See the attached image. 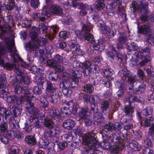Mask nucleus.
Masks as SVG:
<instances>
[{
	"mask_svg": "<svg viewBox=\"0 0 154 154\" xmlns=\"http://www.w3.org/2000/svg\"><path fill=\"white\" fill-rule=\"evenodd\" d=\"M82 137L83 144L87 146V147H83L84 151L89 154L91 152L98 151L99 146L96 140V134L94 132H90Z\"/></svg>",
	"mask_w": 154,
	"mask_h": 154,
	"instance_id": "f257e3e1",
	"label": "nucleus"
},
{
	"mask_svg": "<svg viewBox=\"0 0 154 154\" xmlns=\"http://www.w3.org/2000/svg\"><path fill=\"white\" fill-rule=\"evenodd\" d=\"M5 48L6 46L0 42V65L9 70L12 69L14 67V72L16 74L22 77L23 75V70L20 68V66H18L14 63L11 64L9 63H5L4 60L1 58V57L4 55L5 52Z\"/></svg>",
	"mask_w": 154,
	"mask_h": 154,
	"instance_id": "f03ea898",
	"label": "nucleus"
},
{
	"mask_svg": "<svg viewBox=\"0 0 154 154\" xmlns=\"http://www.w3.org/2000/svg\"><path fill=\"white\" fill-rule=\"evenodd\" d=\"M46 40L45 38H43L41 39L38 40L34 43H26L25 44L24 47L27 51L32 50L37 51L38 49L39 45H44L46 42Z\"/></svg>",
	"mask_w": 154,
	"mask_h": 154,
	"instance_id": "7ed1b4c3",
	"label": "nucleus"
},
{
	"mask_svg": "<svg viewBox=\"0 0 154 154\" xmlns=\"http://www.w3.org/2000/svg\"><path fill=\"white\" fill-rule=\"evenodd\" d=\"M91 62L89 61H85L77 66H80L82 69L83 73L85 76H89L91 73L94 72L93 66L91 67Z\"/></svg>",
	"mask_w": 154,
	"mask_h": 154,
	"instance_id": "20e7f679",
	"label": "nucleus"
},
{
	"mask_svg": "<svg viewBox=\"0 0 154 154\" xmlns=\"http://www.w3.org/2000/svg\"><path fill=\"white\" fill-rule=\"evenodd\" d=\"M25 108L27 111L31 114H38L39 110L34 106V104L30 100L26 101L25 104Z\"/></svg>",
	"mask_w": 154,
	"mask_h": 154,
	"instance_id": "39448f33",
	"label": "nucleus"
},
{
	"mask_svg": "<svg viewBox=\"0 0 154 154\" xmlns=\"http://www.w3.org/2000/svg\"><path fill=\"white\" fill-rule=\"evenodd\" d=\"M77 83V82L76 81V82H74L71 80V79L64 80L60 82L59 86L60 88H61L62 89L72 87H76V86L78 85Z\"/></svg>",
	"mask_w": 154,
	"mask_h": 154,
	"instance_id": "423d86ee",
	"label": "nucleus"
},
{
	"mask_svg": "<svg viewBox=\"0 0 154 154\" xmlns=\"http://www.w3.org/2000/svg\"><path fill=\"white\" fill-rule=\"evenodd\" d=\"M63 57L58 54L55 55L53 59L48 60V63L50 65V66L56 67L58 63H62L63 62Z\"/></svg>",
	"mask_w": 154,
	"mask_h": 154,
	"instance_id": "0eeeda50",
	"label": "nucleus"
},
{
	"mask_svg": "<svg viewBox=\"0 0 154 154\" xmlns=\"http://www.w3.org/2000/svg\"><path fill=\"white\" fill-rule=\"evenodd\" d=\"M89 109L87 106L80 108L78 114L79 120H83L88 117L89 116L88 114L89 113Z\"/></svg>",
	"mask_w": 154,
	"mask_h": 154,
	"instance_id": "6e6552de",
	"label": "nucleus"
},
{
	"mask_svg": "<svg viewBox=\"0 0 154 154\" xmlns=\"http://www.w3.org/2000/svg\"><path fill=\"white\" fill-rule=\"evenodd\" d=\"M72 7L75 9L76 7L77 8H80L82 9H86L87 10H93V8L91 5L88 6L85 3L80 2L78 3L77 1H73L72 2Z\"/></svg>",
	"mask_w": 154,
	"mask_h": 154,
	"instance_id": "1a4fd4ad",
	"label": "nucleus"
},
{
	"mask_svg": "<svg viewBox=\"0 0 154 154\" xmlns=\"http://www.w3.org/2000/svg\"><path fill=\"white\" fill-rule=\"evenodd\" d=\"M137 29L139 33L146 34L150 31V25L149 23H146L142 26H138Z\"/></svg>",
	"mask_w": 154,
	"mask_h": 154,
	"instance_id": "9d476101",
	"label": "nucleus"
},
{
	"mask_svg": "<svg viewBox=\"0 0 154 154\" xmlns=\"http://www.w3.org/2000/svg\"><path fill=\"white\" fill-rule=\"evenodd\" d=\"M123 69L119 71V74H120L121 78H122L123 80H126L128 77L131 75L130 72L128 70L125 66L122 67Z\"/></svg>",
	"mask_w": 154,
	"mask_h": 154,
	"instance_id": "9b49d317",
	"label": "nucleus"
},
{
	"mask_svg": "<svg viewBox=\"0 0 154 154\" xmlns=\"http://www.w3.org/2000/svg\"><path fill=\"white\" fill-rule=\"evenodd\" d=\"M59 114V110L56 109L50 110L49 112L50 117L57 122H59L60 120V117Z\"/></svg>",
	"mask_w": 154,
	"mask_h": 154,
	"instance_id": "f8f14e48",
	"label": "nucleus"
},
{
	"mask_svg": "<svg viewBox=\"0 0 154 154\" xmlns=\"http://www.w3.org/2000/svg\"><path fill=\"white\" fill-rule=\"evenodd\" d=\"M75 125V121L72 119L65 120L63 122V127L68 130L72 129L74 127Z\"/></svg>",
	"mask_w": 154,
	"mask_h": 154,
	"instance_id": "ddd939ff",
	"label": "nucleus"
},
{
	"mask_svg": "<svg viewBox=\"0 0 154 154\" xmlns=\"http://www.w3.org/2000/svg\"><path fill=\"white\" fill-rule=\"evenodd\" d=\"M36 81L37 84L43 87L47 82L44 77V74L41 73L38 74L35 77Z\"/></svg>",
	"mask_w": 154,
	"mask_h": 154,
	"instance_id": "4468645a",
	"label": "nucleus"
},
{
	"mask_svg": "<svg viewBox=\"0 0 154 154\" xmlns=\"http://www.w3.org/2000/svg\"><path fill=\"white\" fill-rule=\"evenodd\" d=\"M45 85H46V90L48 92L54 93L56 92L55 85L54 84H52L49 81H47Z\"/></svg>",
	"mask_w": 154,
	"mask_h": 154,
	"instance_id": "2eb2a0df",
	"label": "nucleus"
},
{
	"mask_svg": "<svg viewBox=\"0 0 154 154\" xmlns=\"http://www.w3.org/2000/svg\"><path fill=\"white\" fill-rule=\"evenodd\" d=\"M72 78L71 80L74 82H75L76 81L77 82V83L78 85L79 84L78 79L81 76V72L78 70H72Z\"/></svg>",
	"mask_w": 154,
	"mask_h": 154,
	"instance_id": "dca6fc26",
	"label": "nucleus"
},
{
	"mask_svg": "<svg viewBox=\"0 0 154 154\" xmlns=\"http://www.w3.org/2000/svg\"><path fill=\"white\" fill-rule=\"evenodd\" d=\"M52 0H45L46 3L44 6L46 9L49 10H60V7L57 5H51Z\"/></svg>",
	"mask_w": 154,
	"mask_h": 154,
	"instance_id": "f3484780",
	"label": "nucleus"
},
{
	"mask_svg": "<svg viewBox=\"0 0 154 154\" xmlns=\"http://www.w3.org/2000/svg\"><path fill=\"white\" fill-rule=\"evenodd\" d=\"M150 49L147 47L142 49L140 52H139L138 54V57L142 58L143 56H144L145 57L149 58L150 57Z\"/></svg>",
	"mask_w": 154,
	"mask_h": 154,
	"instance_id": "a211bd4d",
	"label": "nucleus"
},
{
	"mask_svg": "<svg viewBox=\"0 0 154 154\" xmlns=\"http://www.w3.org/2000/svg\"><path fill=\"white\" fill-rule=\"evenodd\" d=\"M26 142L30 146L35 145L36 143V138L32 135H27L25 138Z\"/></svg>",
	"mask_w": 154,
	"mask_h": 154,
	"instance_id": "6ab92c4d",
	"label": "nucleus"
},
{
	"mask_svg": "<svg viewBox=\"0 0 154 154\" xmlns=\"http://www.w3.org/2000/svg\"><path fill=\"white\" fill-rule=\"evenodd\" d=\"M154 118L152 116L146 118L145 119L141 121L140 122V125L146 127H148L150 126L151 122L153 121Z\"/></svg>",
	"mask_w": 154,
	"mask_h": 154,
	"instance_id": "aec40b11",
	"label": "nucleus"
},
{
	"mask_svg": "<svg viewBox=\"0 0 154 154\" xmlns=\"http://www.w3.org/2000/svg\"><path fill=\"white\" fill-rule=\"evenodd\" d=\"M104 41L102 39H100L98 40V43H96L95 41H93L90 45V46L93 48L95 50H98L101 45L102 46L104 43Z\"/></svg>",
	"mask_w": 154,
	"mask_h": 154,
	"instance_id": "412c9836",
	"label": "nucleus"
},
{
	"mask_svg": "<svg viewBox=\"0 0 154 154\" xmlns=\"http://www.w3.org/2000/svg\"><path fill=\"white\" fill-rule=\"evenodd\" d=\"M134 101L140 102L141 100L136 96H130L126 98V100L125 102V104L128 103L129 105H131L134 103Z\"/></svg>",
	"mask_w": 154,
	"mask_h": 154,
	"instance_id": "4be33fe9",
	"label": "nucleus"
},
{
	"mask_svg": "<svg viewBox=\"0 0 154 154\" xmlns=\"http://www.w3.org/2000/svg\"><path fill=\"white\" fill-rule=\"evenodd\" d=\"M45 12L44 15L48 17H50L51 14L56 15H61L63 14L62 10H46Z\"/></svg>",
	"mask_w": 154,
	"mask_h": 154,
	"instance_id": "5701e85b",
	"label": "nucleus"
},
{
	"mask_svg": "<svg viewBox=\"0 0 154 154\" xmlns=\"http://www.w3.org/2000/svg\"><path fill=\"white\" fill-rule=\"evenodd\" d=\"M10 111L11 113L15 117L21 114L20 111L19 109L12 105L10 106Z\"/></svg>",
	"mask_w": 154,
	"mask_h": 154,
	"instance_id": "b1692460",
	"label": "nucleus"
},
{
	"mask_svg": "<svg viewBox=\"0 0 154 154\" xmlns=\"http://www.w3.org/2000/svg\"><path fill=\"white\" fill-rule=\"evenodd\" d=\"M103 127L104 129L110 131H115L117 128L116 124L111 122H109L105 124L104 125Z\"/></svg>",
	"mask_w": 154,
	"mask_h": 154,
	"instance_id": "393cba45",
	"label": "nucleus"
},
{
	"mask_svg": "<svg viewBox=\"0 0 154 154\" xmlns=\"http://www.w3.org/2000/svg\"><path fill=\"white\" fill-rule=\"evenodd\" d=\"M109 137V140H110L111 142L114 143H122V141L123 140V139H122L121 137L120 136L118 137L115 134H110Z\"/></svg>",
	"mask_w": 154,
	"mask_h": 154,
	"instance_id": "a878e982",
	"label": "nucleus"
},
{
	"mask_svg": "<svg viewBox=\"0 0 154 154\" xmlns=\"http://www.w3.org/2000/svg\"><path fill=\"white\" fill-rule=\"evenodd\" d=\"M24 89V92L23 93L24 94L23 97L25 98V100H26V101L28 100L31 101L34 97L32 94L29 91L27 88H25V89Z\"/></svg>",
	"mask_w": 154,
	"mask_h": 154,
	"instance_id": "bb28decb",
	"label": "nucleus"
},
{
	"mask_svg": "<svg viewBox=\"0 0 154 154\" xmlns=\"http://www.w3.org/2000/svg\"><path fill=\"white\" fill-rule=\"evenodd\" d=\"M146 88L145 84L143 82L137 88L133 91V92L136 94H140L144 92Z\"/></svg>",
	"mask_w": 154,
	"mask_h": 154,
	"instance_id": "cd10ccee",
	"label": "nucleus"
},
{
	"mask_svg": "<svg viewBox=\"0 0 154 154\" xmlns=\"http://www.w3.org/2000/svg\"><path fill=\"white\" fill-rule=\"evenodd\" d=\"M43 124L46 128L49 129L54 125V122L50 119L47 118L44 119Z\"/></svg>",
	"mask_w": 154,
	"mask_h": 154,
	"instance_id": "c85d7f7f",
	"label": "nucleus"
},
{
	"mask_svg": "<svg viewBox=\"0 0 154 154\" xmlns=\"http://www.w3.org/2000/svg\"><path fill=\"white\" fill-rule=\"evenodd\" d=\"M125 86L124 84L121 83V85H120V86L121 89L117 91L115 94L116 98H119L123 95L125 89Z\"/></svg>",
	"mask_w": 154,
	"mask_h": 154,
	"instance_id": "c756f323",
	"label": "nucleus"
},
{
	"mask_svg": "<svg viewBox=\"0 0 154 154\" xmlns=\"http://www.w3.org/2000/svg\"><path fill=\"white\" fill-rule=\"evenodd\" d=\"M133 105L131 104L125 106L124 109V111L127 115H131L133 112L134 109L133 107Z\"/></svg>",
	"mask_w": 154,
	"mask_h": 154,
	"instance_id": "7c9ffc66",
	"label": "nucleus"
},
{
	"mask_svg": "<svg viewBox=\"0 0 154 154\" xmlns=\"http://www.w3.org/2000/svg\"><path fill=\"white\" fill-rule=\"evenodd\" d=\"M126 47L127 49L129 51H138V47L134 42L131 43L130 45H128V43H127Z\"/></svg>",
	"mask_w": 154,
	"mask_h": 154,
	"instance_id": "2f4dec72",
	"label": "nucleus"
},
{
	"mask_svg": "<svg viewBox=\"0 0 154 154\" xmlns=\"http://www.w3.org/2000/svg\"><path fill=\"white\" fill-rule=\"evenodd\" d=\"M127 37L125 33L123 32L120 33L118 39L119 42L125 43L126 44L127 42Z\"/></svg>",
	"mask_w": 154,
	"mask_h": 154,
	"instance_id": "473e14b6",
	"label": "nucleus"
},
{
	"mask_svg": "<svg viewBox=\"0 0 154 154\" xmlns=\"http://www.w3.org/2000/svg\"><path fill=\"white\" fill-rule=\"evenodd\" d=\"M110 105L109 102V101L104 100L102 102L101 108L102 112H103L107 110L109 107Z\"/></svg>",
	"mask_w": 154,
	"mask_h": 154,
	"instance_id": "72a5a7b5",
	"label": "nucleus"
},
{
	"mask_svg": "<svg viewBox=\"0 0 154 154\" xmlns=\"http://www.w3.org/2000/svg\"><path fill=\"white\" fill-rule=\"evenodd\" d=\"M25 88H27L25 86L21 87L20 85H17L15 87L14 91L15 94H19L21 93H23L24 92Z\"/></svg>",
	"mask_w": 154,
	"mask_h": 154,
	"instance_id": "f704fd0d",
	"label": "nucleus"
},
{
	"mask_svg": "<svg viewBox=\"0 0 154 154\" xmlns=\"http://www.w3.org/2000/svg\"><path fill=\"white\" fill-rule=\"evenodd\" d=\"M8 137L7 135L5 136L4 135L2 134L0 136V140L4 144H7L9 142V139L11 137V134H8Z\"/></svg>",
	"mask_w": 154,
	"mask_h": 154,
	"instance_id": "c9c22d12",
	"label": "nucleus"
},
{
	"mask_svg": "<svg viewBox=\"0 0 154 154\" xmlns=\"http://www.w3.org/2000/svg\"><path fill=\"white\" fill-rule=\"evenodd\" d=\"M30 37L32 41V43L30 42L31 44H32V42L34 43V42L38 40V33L35 31H33L30 33Z\"/></svg>",
	"mask_w": 154,
	"mask_h": 154,
	"instance_id": "e433bc0d",
	"label": "nucleus"
},
{
	"mask_svg": "<svg viewBox=\"0 0 154 154\" xmlns=\"http://www.w3.org/2000/svg\"><path fill=\"white\" fill-rule=\"evenodd\" d=\"M62 138L65 142H69L72 140V137L71 133H67L63 134Z\"/></svg>",
	"mask_w": 154,
	"mask_h": 154,
	"instance_id": "4c0bfd02",
	"label": "nucleus"
},
{
	"mask_svg": "<svg viewBox=\"0 0 154 154\" xmlns=\"http://www.w3.org/2000/svg\"><path fill=\"white\" fill-rule=\"evenodd\" d=\"M41 87L42 86L39 85L38 84H37V85L33 88V93L36 95H41L42 93V89Z\"/></svg>",
	"mask_w": 154,
	"mask_h": 154,
	"instance_id": "58836bf2",
	"label": "nucleus"
},
{
	"mask_svg": "<svg viewBox=\"0 0 154 154\" xmlns=\"http://www.w3.org/2000/svg\"><path fill=\"white\" fill-rule=\"evenodd\" d=\"M75 88L72 87L62 89V92L65 95L68 97H70L72 94L73 89Z\"/></svg>",
	"mask_w": 154,
	"mask_h": 154,
	"instance_id": "ea45409f",
	"label": "nucleus"
},
{
	"mask_svg": "<svg viewBox=\"0 0 154 154\" xmlns=\"http://www.w3.org/2000/svg\"><path fill=\"white\" fill-rule=\"evenodd\" d=\"M90 111V112L92 113L93 114L99 111L98 107L97 104L94 103H91Z\"/></svg>",
	"mask_w": 154,
	"mask_h": 154,
	"instance_id": "a19ab883",
	"label": "nucleus"
},
{
	"mask_svg": "<svg viewBox=\"0 0 154 154\" xmlns=\"http://www.w3.org/2000/svg\"><path fill=\"white\" fill-rule=\"evenodd\" d=\"M17 96L16 95H10L6 97V100L9 103H14L16 102Z\"/></svg>",
	"mask_w": 154,
	"mask_h": 154,
	"instance_id": "79ce46f5",
	"label": "nucleus"
},
{
	"mask_svg": "<svg viewBox=\"0 0 154 154\" xmlns=\"http://www.w3.org/2000/svg\"><path fill=\"white\" fill-rule=\"evenodd\" d=\"M114 73V72L113 71H111L110 70L108 69H103L102 72L103 75L106 77L112 76Z\"/></svg>",
	"mask_w": 154,
	"mask_h": 154,
	"instance_id": "37998d69",
	"label": "nucleus"
},
{
	"mask_svg": "<svg viewBox=\"0 0 154 154\" xmlns=\"http://www.w3.org/2000/svg\"><path fill=\"white\" fill-rule=\"evenodd\" d=\"M46 96L49 97V101L51 103L55 104L58 101V98L57 95L54 94L50 96H48V95Z\"/></svg>",
	"mask_w": 154,
	"mask_h": 154,
	"instance_id": "c03bdc74",
	"label": "nucleus"
},
{
	"mask_svg": "<svg viewBox=\"0 0 154 154\" xmlns=\"http://www.w3.org/2000/svg\"><path fill=\"white\" fill-rule=\"evenodd\" d=\"M58 78V74L56 72H49V78L50 80L56 81Z\"/></svg>",
	"mask_w": 154,
	"mask_h": 154,
	"instance_id": "a18cd8bd",
	"label": "nucleus"
},
{
	"mask_svg": "<svg viewBox=\"0 0 154 154\" xmlns=\"http://www.w3.org/2000/svg\"><path fill=\"white\" fill-rule=\"evenodd\" d=\"M130 146H132L134 147V149L136 151H139L141 148V146L136 141L133 140L132 143H130Z\"/></svg>",
	"mask_w": 154,
	"mask_h": 154,
	"instance_id": "49530a36",
	"label": "nucleus"
},
{
	"mask_svg": "<svg viewBox=\"0 0 154 154\" xmlns=\"http://www.w3.org/2000/svg\"><path fill=\"white\" fill-rule=\"evenodd\" d=\"M152 112V108L150 106L147 107L142 111L143 114L145 116L151 115Z\"/></svg>",
	"mask_w": 154,
	"mask_h": 154,
	"instance_id": "de8ad7c7",
	"label": "nucleus"
},
{
	"mask_svg": "<svg viewBox=\"0 0 154 154\" xmlns=\"http://www.w3.org/2000/svg\"><path fill=\"white\" fill-rule=\"evenodd\" d=\"M94 120L95 121H99V120L102 118H104L102 113L98 111L96 113L93 114Z\"/></svg>",
	"mask_w": 154,
	"mask_h": 154,
	"instance_id": "09e8293b",
	"label": "nucleus"
},
{
	"mask_svg": "<svg viewBox=\"0 0 154 154\" xmlns=\"http://www.w3.org/2000/svg\"><path fill=\"white\" fill-rule=\"evenodd\" d=\"M83 90L85 92L91 93L94 90V87L90 85H85L83 87Z\"/></svg>",
	"mask_w": 154,
	"mask_h": 154,
	"instance_id": "8fccbe9b",
	"label": "nucleus"
},
{
	"mask_svg": "<svg viewBox=\"0 0 154 154\" xmlns=\"http://www.w3.org/2000/svg\"><path fill=\"white\" fill-rule=\"evenodd\" d=\"M112 3L109 5L107 8L109 6V9H115V8L116 4H120L121 3V0H112Z\"/></svg>",
	"mask_w": 154,
	"mask_h": 154,
	"instance_id": "3c124183",
	"label": "nucleus"
},
{
	"mask_svg": "<svg viewBox=\"0 0 154 154\" xmlns=\"http://www.w3.org/2000/svg\"><path fill=\"white\" fill-rule=\"evenodd\" d=\"M140 12L141 13L143 12L144 13V14H145V15H142L140 17L141 20L144 22H146L148 21V17L146 15H147L148 14L149 11H148V10H140Z\"/></svg>",
	"mask_w": 154,
	"mask_h": 154,
	"instance_id": "603ef678",
	"label": "nucleus"
},
{
	"mask_svg": "<svg viewBox=\"0 0 154 154\" xmlns=\"http://www.w3.org/2000/svg\"><path fill=\"white\" fill-rule=\"evenodd\" d=\"M70 36V33L65 31L61 32L59 34V36L61 39H66L69 38Z\"/></svg>",
	"mask_w": 154,
	"mask_h": 154,
	"instance_id": "864d4df0",
	"label": "nucleus"
},
{
	"mask_svg": "<svg viewBox=\"0 0 154 154\" xmlns=\"http://www.w3.org/2000/svg\"><path fill=\"white\" fill-rule=\"evenodd\" d=\"M91 98L92 102V103H94L96 104L99 103L100 100V97L97 95L91 96Z\"/></svg>",
	"mask_w": 154,
	"mask_h": 154,
	"instance_id": "5fc2aeb1",
	"label": "nucleus"
},
{
	"mask_svg": "<svg viewBox=\"0 0 154 154\" xmlns=\"http://www.w3.org/2000/svg\"><path fill=\"white\" fill-rule=\"evenodd\" d=\"M6 83L5 76L4 75H0V88H3Z\"/></svg>",
	"mask_w": 154,
	"mask_h": 154,
	"instance_id": "6e6d98bb",
	"label": "nucleus"
},
{
	"mask_svg": "<svg viewBox=\"0 0 154 154\" xmlns=\"http://www.w3.org/2000/svg\"><path fill=\"white\" fill-rule=\"evenodd\" d=\"M49 142L47 140H42L39 142V146L40 147L46 149L48 147Z\"/></svg>",
	"mask_w": 154,
	"mask_h": 154,
	"instance_id": "4d7b16f0",
	"label": "nucleus"
},
{
	"mask_svg": "<svg viewBox=\"0 0 154 154\" xmlns=\"http://www.w3.org/2000/svg\"><path fill=\"white\" fill-rule=\"evenodd\" d=\"M103 138L106 140H109V137L110 134H109V132L105 129H103L100 131Z\"/></svg>",
	"mask_w": 154,
	"mask_h": 154,
	"instance_id": "13d9d810",
	"label": "nucleus"
},
{
	"mask_svg": "<svg viewBox=\"0 0 154 154\" xmlns=\"http://www.w3.org/2000/svg\"><path fill=\"white\" fill-rule=\"evenodd\" d=\"M15 0H8V2L7 7V10H12L15 9L14 5Z\"/></svg>",
	"mask_w": 154,
	"mask_h": 154,
	"instance_id": "bf43d9fd",
	"label": "nucleus"
},
{
	"mask_svg": "<svg viewBox=\"0 0 154 154\" xmlns=\"http://www.w3.org/2000/svg\"><path fill=\"white\" fill-rule=\"evenodd\" d=\"M0 110L1 113H2V115L3 116H4L5 118V119H6L10 115V114L9 113L8 110L6 109L3 108H1L0 109Z\"/></svg>",
	"mask_w": 154,
	"mask_h": 154,
	"instance_id": "052dcab7",
	"label": "nucleus"
},
{
	"mask_svg": "<svg viewBox=\"0 0 154 154\" xmlns=\"http://www.w3.org/2000/svg\"><path fill=\"white\" fill-rule=\"evenodd\" d=\"M100 145L102 147L106 150L109 149L110 148V145L109 143L105 141H103L101 142Z\"/></svg>",
	"mask_w": 154,
	"mask_h": 154,
	"instance_id": "680f3d73",
	"label": "nucleus"
},
{
	"mask_svg": "<svg viewBox=\"0 0 154 154\" xmlns=\"http://www.w3.org/2000/svg\"><path fill=\"white\" fill-rule=\"evenodd\" d=\"M48 101L46 99H44L42 101H40V106L43 109L47 108L48 106Z\"/></svg>",
	"mask_w": 154,
	"mask_h": 154,
	"instance_id": "e2e57ef3",
	"label": "nucleus"
},
{
	"mask_svg": "<svg viewBox=\"0 0 154 154\" xmlns=\"http://www.w3.org/2000/svg\"><path fill=\"white\" fill-rule=\"evenodd\" d=\"M60 112L62 114H64L66 116H69L70 109L68 108L64 107L63 108H61L60 109Z\"/></svg>",
	"mask_w": 154,
	"mask_h": 154,
	"instance_id": "0e129e2a",
	"label": "nucleus"
},
{
	"mask_svg": "<svg viewBox=\"0 0 154 154\" xmlns=\"http://www.w3.org/2000/svg\"><path fill=\"white\" fill-rule=\"evenodd\" d=\"M25 99L23 96L17 97L16 103L17 105H19L25 102Z\"/></svg>",
	"mask_w": 154,
	"mask_h": 154,
	"instance_id": "69168bd1",
	"label": "nucleus"
},
{
	"mask_svg": "<svg viewBox=\"0 0 154 154\" xmlns=\"http://www.w3.org/2000/svg\"><path fill=\"white\" fill-rule=\"evenodd\" d=\"M85 35V39L88 41V42H89V41H90L91 43L92 41H94L93 36L90 33H86Z\"/></svg>",
	"mask_w": 154,
	"mask_h": 154,
	"instance_id": "338daca9",
	"label": "nucleus"
},
{
	"mask_svg": "<svg viewBox=\"0 0 154 154\" xmlns=\"http://www.w3.org/2000/svg\"><path fill=\"white\" fill-rule=\"evenodd\" d=\"M8 125L6 123H3L0 125V129L2 132L5 133L7 131Z\"/></svg>",
	"mask_w": 154,
	"mask_h": 154,
	"instance_id": "774afa93",
	"label": "nucleus"
}]
</instances>
